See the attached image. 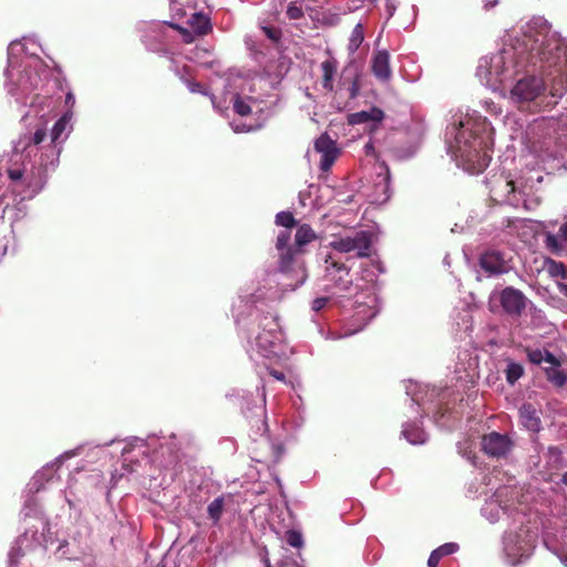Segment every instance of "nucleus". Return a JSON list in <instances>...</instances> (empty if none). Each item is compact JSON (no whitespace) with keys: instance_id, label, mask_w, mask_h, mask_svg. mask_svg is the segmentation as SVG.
I'll use <instances>...</instances> for the list:
<instances>
[{"instance_id":"obj_1","label":"nucleus","mask_w":567,"mask_h":567,"mask_svg":"<svg viewBox=\"0 0 567 567\" xmlns=\"http://www.w3.org/2000/svg\"><path fill=\"white\" fill-rule=\"evenodd\" d=\"M516 64L525 68L533 66L544 74H553L550 69L559 73L558 81L547 93L543 78L526 75L519 79L511 90V100L520 111L539 113L553 109L566 92L558 65L567 59V45L564 40L547 25L538 29L528 27L514 45Z\"/></svg>"},{"instance_id":"obj_2","label":"nucleus","mask_w":567,"mask_h":567,"mask_svg":"<svg viewBox=\"0 0 567 567\" xmlns=\"http://www.w3.org/2000/svg\"><path fill=\"white\" fill-rule=\"evenodd\" d=\"M455 134V156L458 165L470 174L482 173L491 162L488 136L485 123L472 120L460 122Z\"/></svg>"},{"instance_id":"obj_3","label":"nucleus","mask_w":567,"mask_h":567,"mask_svg":"<svg viewBox=\"0 0 567 567\" xmlns=\"http://www.w3.org/2000/svg\"><path fill=\"white\" fill-rule=\"evenodd\" d=\"M303 255L292 246L278 251V271L293 280V284H290L293 288L302 285L308 276Z\"/></svg>"},{"instance_id":"obj_4","label":"nucleus","mask_w":567,"mask_h":567,"mask_svg":"<svg viewBox=\"0 0 567 567\" xmlns=\"http://www.w3.org/2000/svg\"><path fill=\"white\" fill-rule=\"evenodd\" d=\"M372 234L359 230L352 235L338 236L330 243V247L339 252H355L358 258H367L371 255Z\"/></svg>"},{"instance_id":"obj_5","label":"nucleus","mask_w":567,"mask_h":567,"mask_svg":"<svg viewBox=\"0 0 567 567\" xmlns=\"http://www.w3.org/2000/svg\"><path fill=\"white\" fill-rule=\"evenodd\" d=\"M515 447V441L506 433L492 431L481 439V451L491 458H507Z\"/></svg>"},{"instance_id":"obj_6","label":"nucleus","mask_w":567,"mask_h":567,"mask_svg":"<svg viewBox=\"0 0 567 567\" xmlns=\"http://www.w3.org/2000/svg\"><path fill=\"white\" fill-rule=\"evenodd\" d=\"M489 194L491 198L497 203H506L512 206H517L519 203V198H517L516 194L520 193V190L516 187L513 179H509L507 176L503 174L499 176H494L489 182Z\"/></svg>"},{"instance_id":"obj_7","label":"nucleus","mask_w":567,"mask_h":567,"mask_svg":"<svg viewBox=\"0 0 567 567\" xmlns=\"http://www.w3.org/2000/svg\"><path fill=\"white\" fill-rule=\"evenodd\" d=\"M503 310L509 316H520L527 305L526 296L514 287H506L497 295Z\"/></svg>"},{"instance_id":"obj_8","label":"nucleus","mask_w":567,"mask_h":567,"mask_svg":"<svg viewBox=\"0 0 567 567\" xmlns=\"http://www.w3.org/2000/svg\"><path fill=\"white\" fill-rule=\"evenodd\" d=\"M316 152L321 154L319 167L322 172H329L340 155L337 142L328 133L321 134L315 141Z\"/></svg>"},{"instance_id":"obj_9","label":"nucleus","mask_w":567,"mask_h":567,"mask_svg":"<svg viewBox=\"0 0 567 567\" xmlns=\"http://www.w3.org/2000/svg\"><path fill=\"white\" fill-rule=\"evenodd\" d=\"M326 277L339 291H349L351 288L352 279L349 268L343 262L333 260L331 256L326 259Z\"/></svg>"},{"instance_id":"obj_10","label":"nucleus","mask_w":567,"mask_h":567,"mask_svg":"<svg viewBox=\"0 0 567 567\" xmlns=\"http://www.w3.org/2000/svg\"><path fill=\"white\" fill-rule=\"evenodd\" d=\"M478 265L488 276H499L507 272L506 261L502 252L497 250H486L478 259Z\"/></svg>"},{"instance_id":"obj_11","label":"nucleus","mask_w":567,"mask_h":567,"mask_svg":"<svg viewBox=\"0 0 567 567\" xmlns=\"http://www.w3.org/2000/svg\"><path fill=\"white\" fill-rule=\"evenodd\" d=\"M374 76L381 81H388L391 78L390 55L388 51H378L372 59L371 64Z\"/></svg>"},{"instance_id":"obj_12","label":"nucleus","mask_w":567,"mask_h":567,"mask_svg":"<svg viewBox=\"0 0 567 567\" xmlns=\"http://www.w3.org/2000/svg\"><path fill=\"white\" fill-rule=\"evenodd\" d=\"M522 424L532 432H539L542 429L540 417L537 410L530 404L525 403L519 409Z\"/></svg>"},{"instance_id":"obj_13","label":"nucleus","mask_w":567,"mask_h":567,"mask_svg":"<svg viewBox=\"0 0 567 567\" xmlns=\"http://www.w3.org/2000/svg\"><path fill=\"white\" fill-rule=\"evenodd\" d=\"M384 117V113L379 107H371L369 111H361L349 115L348 122L351 125L368 122L380 123Z\"/></svg>"},{"instance_id":"obj_14","label":"nucleus","mask_w":567,"mask_h":567,"mask_svg":"<svg viewBox=\"0 0 567 567\" xmlns=\"http://www.w3.org/2000/svg\"><path fill=\"white\" fill-rule=\"evenodd\" d=\"M317 238L316 231L308 224H302L297 228L292 247L306 254L305 247Z\"/></svg>"},{"instance_id":"obj_15","label":"nucleus","mask_w":567,"mask_h":567,"mask_svg":"<svg viewBox=\"0 0 567 567\" xmlns=\"http://www.w3.org/2000/svg\"><path fill=\"white\" fill-rule=\"evenodd\" d=\"M322 70V87L328 91H333V79L338 70V61L334 58L328 59L321 63Z\"/></svg>"},{"instance_id":"obj_16","label":"nucleus","mask_w":567,"mask_h":567,"mask_svg":"<svg viewBox=\"0 0 567 567\" xmlns=\"http://www.w3.org/2000/svg\"><path fill=\"white\" fill-rule=\"evenodd\" d=\"M518 543V536L515 534L507 535L504 540V550L506 555L512 558L513 564L526 553L525 548Z\"/></svg>"},{"instance_id":"obj_17","label":"nucleus","mask_w":567,"mask_h":567,"mask_svg":"<svg viewBox=\"0 0 567 567\" xmlns=\"http://www.w3.org/2000/svg\"><path fill=\"white\" fill-rule=\"evenodd\" d=\"M189 25L197 35H206L213 30L210 19L200 12L194 13L189 20Z\"/></svg>"},{"instance_id":"obj_18","label":"nucleus","mask_w":567,"mask_h":567,"mask_svg":"<svg viewBox=\"0 0 567 567\" xmlns=\"http://www.w3.org/2000/svg\"><path fill=\"white\" fill-rule=\"evenodd\" d=\"M458 545L456 543H446L440 546L439 548L434 549L429 559H427V567H437L440 564V560L447 555L454 554L457 551Z\"/></svg>"},{"instance_id":"obj_19","label":"nucleus","mask_w":567,"mask_h":567,"mask_svg":"<svg viewBox=\"0 0 567 567\" xmlns=\"http://www.w3.org/2000/svg\"><path fill=\"white\" fill-rule=\"evenodd\" d=\"M225 509V496L216 497L210 504L207 506V515L212 520L213 525H218L223 513Z\"/></svg>"},{"instance_id":"obj_20","label":"nucleus","mask_w":567,"mask_h":567,"mask_svg":"<svg viewBox=\"0 0 567 567\" xmlns=\"http://www.w3.org/2000/svg\"><path fill=\"white\" fill-rule=\"evenodd\" d=\"M545 374L547 380L557 388H563L567 382V373L557 368H546Z\"/></svg>"},{"instance_id":"obj_21","label":"nucleus","mask_w":567,"mask_h":567,"mask_svg":"<svg viewBox=\"0 0 567 567\" xmlns=\"http://www.w3.org/2000/svg\"><path fill=\"white\" fill-rule=\"evenodd\" d=\"M70 118H71V116L66 113L55 122V124L53 125V127L51 130V143L52 144H55L60 140L61 135L63 134V132L66 128V125H68Z\"/></svg>"},{"instance_id":"obj_22","label":"nucleus","mask_w":567,"mask_h":567,"mask_svg":"<svg viewBox=\"0 0 567 567\" xmlns=\"http://www.w3.org/2000/svg\"><path fill=\"white\" fill-rule=\"evenodd\" d=\"M524 374V368L517 362H509L505 370L506 381L509 384H514Z\"/></svg>"},{"instance_id":"obj_23","label":"nucleus","mask_w":567,"mask_h":567,"mask_svg":"<svg viewBox=\"0 0 567 567\" xmlns=\"http://www.w3.org/2000/svg\"><path fill=\"white\" fill-rule=\"evenodd\" d=\"M363 39H364L363 27L359 23L352 30V33H351V37L349 40V44H348V50L351 53L355 52L359 49V47L361 45V43L363 42Z\"/></svg>"},{"instance_id":"obj_24","label":"nucleus","mask_w":567,"mask_h":567,"mask_svg":"<svg viewBox=\"0 0 567 567\" xmlns=\"http://www.w3.org/2000/svg\"><path fill=\"white\" fill-rule=\"evenodd\" d=\"M275 223L277 226H281L287 229H291L297 225V221H296L292 213H290V212H279L276 215Z\"/></svg>"},{"instance_id":"obj_25","label":"nucleus","mask_w":567,"mask_h":567,"mask_svg":"<svg viewBox=\"0 0 567 567\" xmlns=\"http://www.w3.org/2000/svg\"><path fill=\"white\" fill-rule=\"evenodd\" d=\"M402 434L411 444H421L425 441L424 433L419 427L404 429Z\"/></svg>"},{"instance_id":"obj_26","label":"nucleus","mask_w":567,"mask_h":567,"mask_svg":"<svg viewBox=\"0 0 567 567\" xmlns=\"http://www.w3.org/2000/svg\"><path fill=\"white\" fill-rule=\"evenodd\" d=\"M285 540L288 545L295 548H300L303 545L301 533L295 529H289L286 532Z\"/></svg>"},{"instance_id":"obj_27","label":"nucleus","mask_w":567,"mask_h":567,"mask_svg":"<svg viewBox=\"0 0 567 567\" xmlns=\"http://www.w3.org/2000/svg\"><path fill=\"white\" fill-rule=\"evenodd\" d=\"M290 230H281L277 236L276 249L280 251L290 248L292 246V244H290Z\"/></svg>"},{"instance_id":"obj_28","label":"nucleus","mask_w":567,"mask_h":567,"mask_svg":"<svg viewBox=\"0 0 567 567\" xmlns=\"http://www.w3.org/2000/svg\"><path fill=\"white\" fill-rule=\"evenodd\" d=\"M545 245L546 248L554 254H558L563 250V245L560 244L558 237L550 233L546 234Z\"/></svg>"},{"instance_id":"obj_29","label":"nucleus","mask_w":567,"mask_h":567,"mask_svg":"<svg viewBox=\"0 0 567 567\" xmlns=\"http://www.w3.org/2000/svg\"><path fill=\"white\" fill-rule=\"evenodd\" d=\"M234 111L240 116H247L251 113L250 105L244 101L241 97L236 96L234 101Z\"/></svg>"},{"instance_id":"obj_30","label":"nucleus","mask_w":567,"mask_h":567,"mask_svg":"<svg viewBox=\"0 0 567 567\" xmlns=\"http://www.w3.org/2000/svg\"><path fill=\"white\" fill-rule=\"evenodd\" d=\"M286 13L290 20H299L303 17L302 8L296 1L289 3Z\"/></svg>"},{"instance_id":"obj_31","label":"nucleus","mask_w":567,"mask_h":567,"mask_svg":"<svg viewBox=\"0 0 567 567\" xmlns=\"http://www.w3.org/2000/svg\"><path fill=\"white\" fill-rule=\"evenodd\" d=\"M45 137H47L45 127H38L35 130V132L33 133V135L31 136L30 142L28 143L27 146H29L30 144L39 145L45 140Z\"/></svg>"},{"instance_id":"obj_32","label":"nucleus","mask_w":567,"mask_h":567,"mask_svg":"<svg viewBox=\"0 0 567 567\" xmlns=\"http://www.w3.org/2000/svg\"><path fill=\"white\" fill-rule=\"evenodd\" d=\"M528 359L532 363L540 364L544 360V352L540 350H533L528 352Z\"/></svg>"},{"instance_id":"obj_33","label":"nucleus","mask_w":567,"mask_h":567,"mask_svg":"<svg viewBox=\"0 0 567 567\" xmlns=\"http://www.w3.org/2000/svg\"><path fill=\"white\" fill-rule=\"evenodd\" d=\"M329 299L327 297H320V298H316L313 301H312V310L315 311H319L321 310L322 308L326 307V305L328 303Z\"/></svg>"},{"instance_id":"obj_34","label":"nucleus","mask_w":567,"mask_h":567,"mask_svg":"<svg viewBox=\"0 0 567 567\" xmlns=\"http://www.w3.org/2000/svg\"><path fill=\"white\" fill-rule=\"evenodd\" d=\"M543 361H546V362L550 363L553 365L551 368H557V367L560 365L559 360L549 351H545L544 352V360Z\"/></svg>"},{"instance_id":"obj_35","label":"nucleus","mask_w":567,"mask_h":567,"mask_svg":"<svg viewBox=\"0 0 567 567\" xmlns=\"http://www.w3.org/2000/svg\"><path fill=\"white\" fill-rule=\"evenodd\" d=\"M8 177L13 181H20L23 177V171L19 168H10L8 169Z\"/></svg>"},{"instance_id":"obj_36","label":"nucleus","mask_w":567,"mask_h":567,"mask_svg":"<svg viewBox=\"0 0 567 567\" xmlns=\"http://www.w3.org/2000/svg\"><path fill=\"white\" fill-rule=\"evenodd\" d=\"M547 453L555 463H558L561 458V451L557 446L548 447Z\"/></svg>"},{"instance_id":"obj_37","label":"nucleus","mask_w":567,"mask_h":567,"mask_svg":"<svg viewBox=\"0 0 567 567\" xmlns=\"http://www.w3.org/2000/svg\"><path fill=\"white\" fill-rule=\"evenodd\" d=\"M550 272L554 274V275H564L565 274V267L563 264H557L555 261H550V268H549Z\"/></svg>"},{"instance_id":"obj_38","label":"nucleus","mask_w":567,"mask_h":567,"mask_svg":"<svg viewBox=\"0 0 567 567\" xmlns=\"http://www.w3.org/2000/svg\"><path fill=\"white\" fill-rule=\"evenodd\" d=\"M264 32L266 33V35L269 39L275 40V41L278 40L279 35H280V32L277 29L269 28V27H264Z\"/></svg>"},{"instance_id":"obj_39","label":"nucleus","mask_w":567,"mask_h":567,"mask_svg":"<svg viewBox=\"0 0 567 567\" xmlns=\"http://www.w3.org/2000/svg\"><path fill=\"white\" fill-rule=\"evenodd\" d=\"M265 567H289L290 563L287 560H280L272 566L267 557L264 558Z\"/></svg>"},{"instance_id":"obj_40","label":"nucleus","mask_w":567,"mask_h":567,"mask_svg":"<svg viewBox=\"0 0 567 567\" xmlns=\"http://www.w3.org/2000/svg\"><path fill=\"white\" fill-rule=\"evenodd\" d=\"M269 374H270L271 377H274V378H275L276 380H278V381H282V382H285V381H286V375H285V373H284V372H281V371H278V370H275V369H270V370H269Z\"/></svg>"},{"instance_id":"obj_41","label":"nucleus","mask_w":567,"mask_h":567,"mask_svg":"<svg viewBox=\"0 0 567 567\" xmlns=\"http://www.w3.org/2000/svg\"><path fill=\"white\" fill-rule=\"evenodd\" d=\"M559 236L563 238L565 243H567V221L560 226Z\"/></svg>"},{"instance_id":"obj_42","label":"nucleus","mask_w":567,"mask_h":567,"mask_svg":"<svg viewBox=\"0 0 567 567\" xmlns=\"http://www.w3.org/2000/svg\"><path fill=\"white\" fill-rule=\"evenodd\" d=\"M189 87L192 92H202L203 85L200 83L193 82Z\"/></svg>"},{"instance_id":"obj_43","label":"nucleus","mask_w":567,"mask_h":567,"mask_svg":"<svg viewBox=\"0 0 567 567\" xmlns=\"http://www.w3.org/2000/svg\"><path fill=\"white\" fill-rule=\"evenodd\" d=\"M487 65H488L487 59H482L481 63L478 65V73L481 74L483 69L487 70Z\"/></svg>"},{"instance_id":"obj_44","label":"nucleus","mask_w":567,"mask_h":567,"mask_svg":"<svg viewBox=\"0 0 567 567\" xmlns=\"http://www.w3.org/2000/svg\"><path fill=\"white\" fill-rule=\"evenodd\" d=\"M65 103H66V104H72V105H73V103H74V96H73V94H72V93H68V94H66Z\"/></svg>"},{"instance_id":"obj_45","label":"nucleus","mask_w":567,"mask_h":567,"mask_svg":"<svg viewBox=\"0 0 567 567\" xmlns=\"http://www.w3.org/2000/svg\"><path fill=\"white\" fill-rule=\"evenodd\" d=\"M559 291L567 298V285L566 284L559 285Z\"/></svg>"},{"instance_id":"obj_46","label":"nucleus","mask_w":567,"mask_h":567,"mask_svg":"<svg viewBox=\"0 0 567 567\" xmlns=\"http://www.w3.org/2000/svg\"><path fill=\"white\" fill-rule=\"evenodd\" d=\"M494 62H495V63H497V64H498V63H501V62H502V58H501V56H494V58H492V59H491V63H494Z\"/></svg>"},{"instance_id":"obj_47","label":"nucleus","mask_w":567,"mask_h":567,"mask_svg":"<svg viewBox=\"0 0 567 567\" xmlns=\"http://www.w3.org/2000/svg\"><path fill=\"white\" fill-rule=\"evenodd\" d=\"M561 482L567 486V472L563 475Z\"/></svg>"},{"instance_id":"obj_48","label":"nucleus","mask_w":567,"mask_h":567,"mask_svg":"<svg viewBox=\"0 0 567 567\" xmlns=\"http://www.w3.org/2000/svg\"><path fill=\"white\" fill-rule=\"evenodd\" d=\"M351 96H355V83H353V89H352Z\"/></svg>"},{"instance_id":"obj_49","label":"nucleus","mask_w":567,"mask_h":567,"mask_svg":"<svg viewBox=\"0 0 567 567\" xmlns=\"http://www.w3.org/2000/svg\"><path fill=\"white\" fill-rule=\"evenodd\" d=\"M179 31L183 33V34H188V31L183 29V28H179Z\"/></svg>"},{"instance_id":"obj_50","label":"nucleus","mask_w":567,"mask_h":567,"mask_svg":"<svg viewBox=\"0 0 567 567\" xmlns=\"http://www.w3.org/2000/svg\"><path fill=\"white\" fill-rule=\"evenodd\" d=\"M495 4H497V0L491 1V6L492 7L495 6Z\"/></svg>"},{"instance_id":"obj_51","label":"nucleus","mask_w":567,"mask_h":567,"mask_svg":"<svg viewBox=\"0 0 567 567\" xmlns=\"http://www.w3.org/2000/svg\"><path fill=\"white\" fill-rule=\"evenodd\" d=\"M495 4H497V0L491 1V6L492 7L495 6Z\"/></svg>"},{"instance_id":"obj_52","label":"nucleus","mask_w":567,"mask_h":567,"mask_svg":"<svg viewBox=\"0 0 567 567\" xmlns=\"http://www.w3.org/2000/svg\"><path fill=\"white\" fill-rule=\"evenodd\" d=\"M297 567H301V566H297Z\"/></svg>"},{"instance_id":"obj_53","label":"nucleus","mask_w":567,"mask_h":567,"mask_svg":"<svg viewBox=\"0 0 567 567\" xmlns=\"http://www.w3.org/2000/svg\"><path fill=\"white\" fill-rule=\"evenodd\" d=\"M162 567H164V566H162Z\"/></svg>"}]
</instances>
